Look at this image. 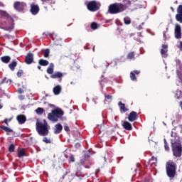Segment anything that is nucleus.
I'll return each mask as SVG.
<instances>
[{"label": "nucleus", "mask_w": 182, "mask_h": 182, "mask_svg": "<svg viewBox=\"0 0 182 182\" xmlns=\"http://www.w3.org/2000/svg\"><path fill=\"white\" fill-rule=\"evenodd\" d=\"M91 29H93L94 31L97 29V23L96 22H93L91 23Z\"/></svg>", "instance_id": "nucleus-37"}, {"label": "nucleus", "mask_w": 182, "mask_h": 182, "mask_svg": "<svg viewBox=\"0 0 182 182\" xmlns=\"http://www.w3.org/2000/svg\"><path fill=\"white\" fill-rule=\"evenodd\" d=\"M51 79H58V82H62V77H63V74L61 72H56L50 75Z\"/></svg>", "instance_id": "nucleus-14"}, {"label": "nucleus", "mask_w": 182, "mask_h": 182, "mask_svg": "<svg viewBox=\"0 0 182 182\" xmlns=\"http://www.w3.org/2000/svg\"><path fill=\"white\" fill-rule=\"evenodd\" d=\"M69 163H75V156L73 154H70L69 157Z\"/></svg>", "instance_id": "nucleus-40"}, {"label": "nucleus", "mask_w": 182, "mask_h": 182, "mask_svg": "<svg viewBox=\"0 0 182 182\" xmlns=\"http://www.w3.org/2000/svg\"><path fill=\"white\" fill-rule=\"evenodd\" d=\"M37 68H38L39 70H41V69H42V67H41V65H38V66L37 67Z\"/></svg>", "instance_id": "nucleus-50"}, {"label": "nucleus", "mask_w": 182, "mask_h": 182, "mask_svg": "<svg viewBox=\"0 0 182 182\" xmlns=\"http://www.w3.org/2000/svg\"><path fill=\"white\" fill-rule=\"evenodd\" d=\"M139 118V114H137L135 111H132L129 113L128 116L129 122H135Z\"/></svg>", "instance_id": "nucleus-12"}, {"label": "nucleus", "mask_w": 182, "mask_h": 182, "mask_svg": "<svg viewBox=\"0 0 182 182\" xmlns=\"http://www.w3.org/2000/svg\"><path fill=\"white\" fill-rule=\"evenodd\" d=\"M174 33L176 39H181V26L179 24H176Z\"/></svg>", "instance_id": "nucleus-11"}, {"label": "nucleus", "mask_w": 182, "mask_h": 182, "mask_svg": "<svg viewBox=\"0 0 182 182\" xmlns=\"http://www.w3.org/2000/svg\"><path fill=\"white\" fill-rule=\"evenodd\" d=\"M18 92L19 93H23V90H22V89L21 88L18 89Z\"/></svg>", "instance_id": "nucleus-49"}, {"label": "nucleus", "mask_w": 182, "mask_h": 182, "mask_svg": "<svg viewBox=\"0 0 182 182\" xmlns=\"http://www.w3.org/2000/svg\"><path fill=\"white\" fill-rule=\"evenodd\" d=\"M49 53H50V50H49V48L46 49L43 54L44 58H49Z\"/></svg>", "instance_id": "nucleus-36"}, {"label": "nucleus", "mask_w": 182, "mask_h": 182, "mask_svg": "<svg viewBox=\"0 0 182 182\" xmlns=\"http://www.w3.org/2000/svg\"><path fill=\"white\" fill-rule=\"evenodd\" d=\"M0 129H1V130H4V132H6L7 136H9L10 133H14V130L8 127H6L5 125L1 126Z\"/></svg>", "instance_id": "nucleus-21"}, {"label": "nucleus", "mask_w": 182, "mask_h": 182, "mask_svg": "<svg viewBox=\"0 0 182 182\" xmlns=\"http://www.w3.org/2000/svg\"><path fill=\"white\" fill-rule=\"evenodd\" d=\"M17 156L19 159H21V157H25V156H26V154L25 153V149H22L18 151Z\"/></svg>", "instance_id": "nucleus-29"}, {"label": "nucleus", "mask_w": 182, "mask_h": 182, "mask_svg": "<svg viewBox=\"0 0 182 182\" xmlns=\"http://www.w3.org/2000/svg\"><path fill=\"white\" fill-rule=\"evenodd\" d=\"M53 93L54 95H60V92H62V87H60V85H57L53 88Z\"/></svg>", "instance_id": "nucleus-24"}, {"label": "nucleus", "mask_w": 182, "mask_h": 182, "mask_svg": "<svg viewBox=\"0 0 182 182\" xmlns=\"http://www.w3.org/2000/svg\"><path fill=\"white\" fill-rule=\"evenodd\" d=\"M0 109H2V105L0 104Z\"/></svg>", "instance_id": "nucleus-55"}, {"label": "nucleus", "mask_w": 182, "mask_h": 182, "mask_svg": "<svg viewBox=\"0 0 182 182\" xmlns=\"http://www.w3.org/2000/svg\"><path fill=\"white\" fill-rule=\"evenodd\" d=\"M30 6V12L32 14V15H38V14H39L40 9L38 4H31Z\"/></svg>", "instance_id": "nucleus-9"}, {"label": "nucleus", "mask_w": 182, "mask_h": 182, "mask_svg": "<svg viewBox=\"0 0 182 182\" xmlns=\"http://www.w3.org/2000/svg\"><path fill=\"white\" fill-rule=\"evenodd\" d=\"M167 48H168L167 45H162V48L161 49V55L162 58H167Z\"/></svg>", "instance_id": "nucleus-19"}, {"label": "nucleus", "mask_w": 182, "mask_h": 182, "mask_svg": "<svg viewBox=\"0 0 182 182\" xmlns=\"http://www.w3.org/2000/svg\"><path fill=\"white\" fill-rule=\"evenodd\" d=\"M64 130L65 132H70V129H69V127L67 125V124L64 125Z\"/></svg>", "instance_id": "nucleus-43"}, {"label": "nucleus", "mask_w": 182, "mask_h": 182, "mask_svg": "<svg viewBox=\"0 0 182 182\" xmlns=\"http://www.w3.org/2000/svg\"><path fill=\"white\" fill-rule=\"evenodd\" d=\"M175 97L176 99H181V96L178 95V92H176V93L175 94Z\"/></svg>", "instance_id": "nucleus-45"}, {"label": "nucleus", "mask_w": 182, "mask_h": 182, "mask_svg": "<svg viewBox=\"0 0 182 182\" xmlns=\"http://www.w3.org/2000/svg\"><path fill=\"white\" fill-rule=\"evenodd\" d=\"M8 150L9 153H14V151H15V144H10Z\"/></svg>", "instance_id": "nucleus-32"}, {"label": "nucleus", "mask_w": 182, "mask_h": 182, "mask_svg": "<svg viewBox=\"0 0 182 182\" xmlns=\"http://www.w3.org/2000/svg\"><path fill=\"white\" fill-rule=\"evenodd\" d=\"M36 112L37 114H42L44 112V109L42 107H38L36 109Z\"/></svg>", "instance_id": "nucleus-35"}, {"label": "nucleus", "mask_w": 182, "mask_h": 182, "mask_svg": "<svg viewBox=\"0 0 182 182\" xmlns=\"http://www.w3.org/2000/svg\"><path fill=\"white\" fill-rule=\"evenodd\" d=\"M4 123H5V124H6L8 126V119L7 118H6L4 119Z\"/></svg>", "instance_id": "nucleus-47"}, {"label": "nucleus", "mask_w": 182, "mask_h": 182, "mask_svg": "<svg viewBox=\"0 0 182 182\" xmlns=\"http://www.w3.org/2000/svg\"><path fill=\"white\" fill-rule=\"evenodd\" d=\"M130 79L131 80L136 81L137 80V77H136V74L133 72L130 73Z\"/></svg>", "instance_id": "nucleus-34"}, {"label": "nucleus", "mask_w": 182, "mask_h": 182, "mask_svg": "<svg viewBox=\"0 0 182 182\" xmlns=\"http://www.w3.org/2000/svg\"><path fill=\"white\" fill-rule=\"evenodd\" d=\"M66 159H68V156L65 155Z\"/></svg>", "instance_id": "nucleus-56"}, {"label": "nucleus", "mask_w": 182, "mask_h": 182, "mask_svg": "<svg viewBox=\"0 0 182 182\" xmlns=\"http://www.w3.org/2000/svg\"><path fill=\"white\" fill-rule=\"evenodd\" d=\"M171 9L172 12H174V9L173 7H171Z\"/></svg>", "instance_id": "nucleus-53"}, {"label": "nucleus", "mask_w": 182, "mask_h": 182, "mask_svg": "<svg viewBox=\"0 0 182 182\" xmlns=\"http://www.w3.org/2000/svg\"><path fill=\"white\" fill-rule=\"evenodd\" d=\"M4 83H9V85H11V83H12V80H8V78L4 77V78L0 82V86H1V85H4Z\"/></svg>", "instance_id": "nucleus-31"}, {"label": "nucleus", "mask_w": 182, "mask_h": 182, "mask_svg": "<svg viewBox=\"0 0 182 182\" xmlns=\"http://www.w3.org/2000/svg\"><path fill=\"white\" fill-rule=\"evenodd\" d=\"M123 6L121 3H113L108 6L107 12L110 15H117V14H122L123 12Z\"/></svg>", "instance_id": "nucleus-5"}, {"label": "nucleus", "mask_w": 182, "mask_h": 182, "mask_svg": "<svg viewBox=\"0 0 182 182\" xmlns=\"http://www.w3.org/2000/svg\"><path fill=\"white\" fill-rule=\"evenodd\" d=\"M11 119H9V122H11Z\"/></svg>", "instance_id": "nucleus-57"}, {"label": "nucleus", "mask_w": 182, "mask_h": 182, "mask_svg": "<svg viewBox=\"0 0 182 182\" xmlns=\"http://www.w3.org/2000/svg\"><path fill=\"white\" fill-rule=\"evenodd\" d=\"M127 59L129 60H133L136 59V53L134 51L129 52L127 55Z\"/></svg>", "instance_id": "nucleus-23"}, {"label": "nucleus", "mask_w": 182, "mask_h": 182, "mask_svg": "<svg viewBox=\"0 0 182 182\" xmlns=\"http://www.w3.org/2000/svg\"><path fill=\"white\" fill-rule=\"evenodd\" d=\"M118 106L119 107V109L121 112H123L124 113H126L129 109L126 108V105L123 104L121 101L118 102Z\"/></svg>", "instance_id": "nucleus-22"}, {"label": "nucleus", "mask_w": 182, "mask_h": 182, "mask_svg": "<svg viewBox=\"0 0 182 182\" xmlns=\"http://www.w3.org/2000/svg\"><path fill=\"white\" fill-rule=\"evenodd\" d=\"M62 130H63V127L60 124H57L55 125L54 134H59Z\"/></svg>", "instance_id": "nucleus-18"}, {"label": "nucleus", "mask_w": 182, "mask_h": 182, "mask_svg": "<svg viewBox=\"0 0 182 182\" xmlns=\"http://www.w3.org/2000/svg\"><path fill=\"white\" fill-rule=\"evenodd\" d=\"M38 64L40 66H48V65H49V61L41 58L38 60Z\"/></svg>", "instance_id": "nucleus-28"}, {"label": "nucleus", "mask_w": 182, "mask_h": 182, "mask_svg": "<svg viewBox=\"0 0 182 182\" xmlns=\"http://www.w3.org/2000/svg\"><path fill=\"white\" fill-rule=\"evenodd\" d=\"M55 68V65L53 63H50L48 68H47V73L48 75H53V68Z\"/></svg>", "instance_id": "nucleus-27"}, {"label": "nucleus", "mask_w": 182, "mask_h": 182, "mask_svg": "<svg viewBox=\"0 0 182 182\" xmlns=\"http://www.w3.org/2000/svg\"><path fill=\"white\" fill-rule=\"evenodd\" d=\"M16 66H18V63L15 60H13L9 65V69H11L12 70V72H14V70H15V68H16Z\"/></svg>", "instance_id": "nucleus-26"}, {"label": "nucleus", "mask_w": 182, "mask_h": 182, "mask_svg": "<svg viewBox=\"0 0 182 182\" xmlns=\"http://www.w3.org/2000/svg\"><path fill=\"white\" fill-rule=\"evenodd\" d=\"M46 1H49V0H41V2H46Z\"/></svg>", "instance_id": "nucleus-52"}, {"label": "nucleus", "mask_w": 182, "mask_h": 182, "mask_svg": "<svg viewBox=\"0 0 182 182\" xmlns=\"http://www.w3.org/2000/svg\"><path fill=\"white\" fill-rule=\"evenodd\" d=\"M164 148L166 151H168L170 150V147L168 146V144H167V141L164 139Z\"/></svg>", "instance_id": "nucleus-39"}, {"label": "nucleus", "mask_w": 182, "mask_h": 182, "mask_svg": "<svg viewBox=\"0 0 182 182\" xmlns=\"http://www.w3.org/2000/svg\"><path fill=\"white\" fill-rule=\"evenodd\" d=\"M16 119H17V121L18 122L19 124H23V123H25V122H26V117L23 114L18 115Z\"/></svg>", "instance_id": "nucleus-20"}, {"label": "nucleus", "mask_w": 182, "mask_h": 182, "mask_svg": "<svg viewBox=\"0 0 182 182\" xmlns=\"http://www.w3.org/2000/svg\"><path fill=\"white\" fill-rule=\"evenodd\" d=\"M85 167L86 168H90V166H87V165H86Z\"/></svg>", "instance_id": "nucleus-51"}, {"label": "nucleus", "mask_w": 182, "mask_h": 182, "mask_svg": "<svg viewBox=\"0 0 182 182\" xmlns=\"http://www.w3.org/2000/svg\"><path fill=\"white\" fill-rule=\"evenodd\" d=\"M122 2L123 4L121 3V6H122V11L124 12L132 5V1L129 0H123Z\"/></svg>", "instance_id": "nucleus-15"}, {"label": "nucleus", "mask_w": 182, "mask_h": 182, "mask_svg": "<svg viewBox=\"0 0 182 182\" xmlns=\"http://www.w3.org/2000/svg\"><path fill=\"white\" fill-rule=\"evenodd\" d=\"M14 6L16 11H18V12H21V11H23V9H25L26 4L21 1H16Z\"/></svg>", "instance_id": "nucleus-8"}, {"label": "nucleus", "mask_w": 182, "mask_h": 182, "mask_svg": "<svg viewBox=\"0 0 182 182\" xmlns=\"http://www.w3.org/2000/svg\"><path fill=\"white\" fill-rule=\"evenodd\" d=\"M149 164L151 166H153V164H157V157L152 156L149 160Z\"/></svg>", "instance_id": "nucleus-30"}, {"label": "nucleus", "mask_w": 182, "mask_h": 182, "mask_svg": "<svg viewBox=\"0 0 182 182\" xmlns=\"http://www.w3.org/2000/svg\"><path fill=\"white\" fill-rule=\"evenodd\" d=\"M87 8L88 11H90L91 12H96V11H99L100 8V4L97 3L96 1H91L88 2Z\"/></svg>", "instance_id": "nucleus-7"}, {"label": "nucleus", "mask_w": 182, "mask_h": 182, "mask_svg": "<svg viewBox=\"0 0 182 182\" xmlns=\"http://www.w3.org/2000/svg\"><path fill=\"white\" fill-rule=\"evenodd\" d=\"M23 74V70H18V71L17 72V76H18V77H21Z\"/></svg>", "instance_id": "nucleus-41"}, {"label": "nucleus", "mask_w": 182, "mask_h": 182, "mask_svg": "<svg viewBox=\"0 0 182 182\" xmlns=\"http://www.w3.org/2000/svg\"><path fill=\"white\" fill-rule=\"evenodd\" d=\"M171 149L173 156L176 159L181 157L182 156V145L181 141L178 136H176L175 139L171 140Z\"/></svg>", "instance_id": "nucleus-1"}, {"label": "nucleus", "mask_w": 182, "mask_h": 182, "mask_svg": "<svg viewBox=\"0 0 182 182\" xmlns=\"http://www.w3.org/2000/svg\"><path fill=\"white\" fill-rule=\"evenodd\" d=\"M43 35H45V36H50L51 38L53 39V41H54V42H59V41H60V38H59V36L55 33H53V34H49L48 32H46V33H43Z\"/></svg>", "instance_id": "nucleus-16"}, {"label": "nucleus", "mask_w": 182, "mask_h": 182, "mask_svg": "<svg viewBox=\"0 0 182 182\" xmlns=\"http://www.w3.org/2000/svg\"><path fill=\"white\" fill-rule=\"evenodd\" d=\"M105 99L110 100L112 99V95H105Z\"/></svg>", "instance_id": "nucleus-46"}, {"label": "nucleus", "mask_w": 182, "mask_h": 182, "mask_svg": "<svg viewBox=\"0 0 182 182\" xmlns=\"http://www.w3.org/2000/svg\"><path fill=\"white\" fill-rule=\"evenodd\" d=\"M63 114V110L60 109H53L50 113H48V119L51 122H58L59 118L62 117Z\"/></svg>", "instance_id": "nucleus-6"}, {"label": "nucleus", "mask_w": 182, "mask_h": 182, "mask_svg": "<svg viewBox=\"0 0 182 182\" xmlns=\"http://www.w3.org/2000/svg\"><path fill=\"white\" fill-rule=\"evenodd\" d=\"M177 14L176 15V19L180 23H182V5H179L177 8Z\"/></svg>", "instance_id": "nucleus-10"}, {"label": "nucleus", "mask_w": 182, "mask_h": 182, "mask_svg": "<svg viewBox=\"0 0 182 182\" xmlns=\"http://www.w3.org/2000/svg\"><path fill=\"white\" fill-rule=\"evenodd\" d=\"M48 122L44 120V123L37 121L36 123V129L39 136H48L49 134V129Z\"/></svg>", "instance_id": "nucleus-4"}, {"label": "nucleus", "mask_w": 182, "mask_h": 182, "mask_svg": "<svg viewBox=\"0 0 182 182\" xmlns=\"http://www.w3.org/2000/svg\"><path fill=\"white\" fill-rule=\"evenodd\" d=\"M124 22L125 25H130L132 23V20L129 17H125L124 18Z\"/></svg>", "instance_id": "nucleus-33"}, {"label": "nucleus", "mask_w": 182, "mask_h": 182, "mask_svg": "<svg viewBox=\"0 0 182 182\" xmlns=\"http://www.w3.org/2000/svg\"><path fill=\"white\" fill-rule=\"evenodd\" d=\"M132 73H134L135 75H140V70H135L132 71Z\"/></svg>", "instance_id": "nucleus-44"}, {"label": "nucleus", "mask_w": 182, "mask_h": 182, "mask_svg": "<svg viewBox=\"0 0 182 182\" xmlns=\"http://www.w3.org/2000/svg\"><path fill=\"white\" fill-rule=\"evenodd\" d=\"M122 127L125 130H127L128 132H131V130H133V127H132V124L127 121H124L123 122Z\"/></svg>", "instance_id": "nucleus-17"}, {"label": "nucleus", "mask_w": 182, "mask_h": 182, "mask_svg": "<svg viewBox=\"0 0 182 182\" xmlns=\"http://www.w3.org/2000/svg\"><path fill=\"white\" fill-rule=\"evenodd\" d=\"M166 173L168 178H174L177 176V164L173 161L166 163Z\"/></svg>", "instance_id": "nucleus-3"}, {"label": "nucleus", "mask_w": 182, "mask_h": 182, "mask_svg": "<svg viewBox=\"0 0 182 182\" xmlns=\"http://www.w3.org/2000/svg\"><path fill=\"white\" fill-rule=\"evenodd\" d=\"M0 14L1 18H4V19H7L9 23V26H2L0 24V29H3L4 31H8L11 32L14 29V25H15L14 20L6 11L0 10Z\"/></svg>", "instance_id": "nucleus-2"}, {"label": "nucleus", "mask_w": 182, "mask_h": 182, "mask_svg": "<svg viewBox=\"0 0 182 182\" xmlns=\"http://www.w3.org/2000/svg\"><path fill=\"white\" fill-rule=\"evenodd\" d=\"M43 141L44 143H46V144H50V143H52V141H50V139H48V137H44L43 139Z\"/></svg>", "instance_id": "nucleus-38"}, {"label": "nucleus", "mask_w": 182, "mask_h": 182, "mask_svg": "<svg viewBox=\"0 0 182 182\" xmlns=\"http://www.w3.org/2000/svg\"><path fill=\"white\" fill-rule=\"evenodd\" d=\"M181 127V132H182V125H180Z\"/></svg>", "instance_id": "nucleus-54"}, {"label": "nucleus", "mask_w": 182, "mask_h": 182, "mask_svg": "<svg viewBox=\"0 0 182 182\" xmlns=\"http://www.w3.org/2000/svg\"><path fill=\"white\" fill-rule=\"evenodd\" d=\"M85 159H89V157H90V151H86L85 153Z\"/></svg>", "instance_id": "nucleus-42"}, {"label": "nucleus", "mask_w": 182, "mask_h": 182, "mask_svg": "<svg viewBox=\"0 0 182 182\" xmlns=\"http://www.w3.org/2000/svg\"><path fill=\"white\" fill-rule=\"evenodd\" d=\"M25 62L26 63V65H31L33 63V53H28L26 55V60Z\"/></svg>", "instance_id": "nucleus-13"}, {"label": "nucleus", "mask_w": 182, "mask_h": 182, "mask_svg": "<svg viewBox=\"0 0 182 182\" xmlns=\"http://www.w3.org/2000/svg\"><path fill=\"white\" fill-rule=\"evenodd\" d=\"M105 68L107 69V68H109V63H105Z\"/></svg>", "instance_id": "nucleus-48"}, {"label": "nucleus", "mask_w": 182, "mask_h": 182, "mask_svg": "<svg viewBox=\"0 0 182 182\" xmlns=\"http://www.w3.org/2000/svg\"><path fill=\"white\" fill-rule=\"evenodd\" d=\"M1 60L3 63H9L11 62V57L9 55L1 57Z\"/></svg>", "instance_id": "nucleus-25"}]
</instances>
